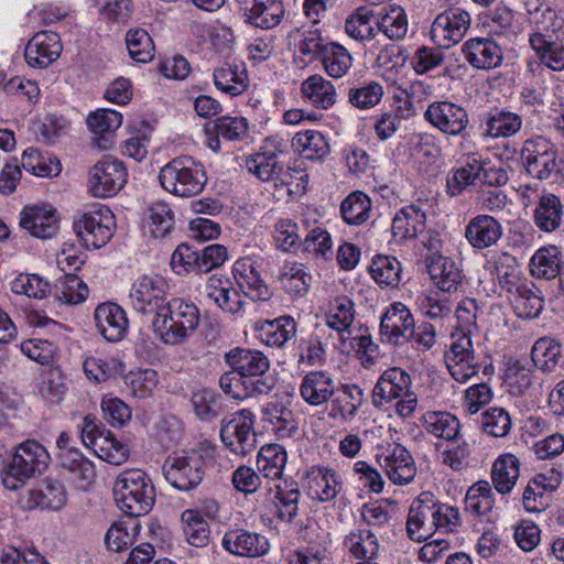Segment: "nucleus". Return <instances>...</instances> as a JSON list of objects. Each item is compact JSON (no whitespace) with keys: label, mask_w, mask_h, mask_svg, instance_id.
I'll list each match as a JSON object with an SVG mask.
<instances>
[{"label":"nucleus","mask_w":564,"mask_h":564,"mask_svg":"<svg viewBox=\"0 0 564 564\" xmlns=\"http://www.w3.org/2000/svg\"><path fill=\"white\" fill-rule=\"evenodd\" d=\"M520 476V460L513 454L500 455L491 469L495 489L502 495L511 492Z\"/></svg>","instance_id":"obj_39"},{"label":"nucleus","mask_w":564,"mask_h":564,"mask_svg":"<svg viewBox=\"0 0 564 564\" xmlns=\"http://www.w3.org/2000/svg\"><path fill=\"white\" fill-rule=\"evenodd\" d=\"M96 327L107 341H120L129 326L127 314L116 303L99 304L95 310Z\"/></svg>","instance_id":"obj_24"},{"label":"nucleus","mask_w":564,"mask_h":564,"mask_svg":"<svg viewBox=\"0 0 564 564\" xmlns=\"http://www.w3.org/2000/svg\"><path fill=\"white\" fill-rule=\"evenodd\" d=\"M563 204L558 196L544 193L539 197L534 209V224L545 232H552L562 225Z\"/></svg>","instance_id":"obj_38"},{"label":"nucleus","mask_w":564,"mask_h":564,"mask_svg":"<svg viewBox=\"0 0 564 564\" xmlns=\"http://www.w3.org/2000/svg\"><path fill=\"white\" fill-rule=\"evenodd\" d=\"M345 32L358 42L371 41L378 32L377 17L371 12L358 9L346 20Z\"/></svg>","instance_id":"obj_51"},{"label":"nucleus","mask_w":564,"mask_h":564,"mask_svg":"<svg viewBox=\"0 0 564 564\" xmlns=\"http://www.w3.org/2000/svg\"><path fill=\"white\" fill-rule=\"evenodd\" d=\"M126 44L129 55L139 63H148L154 56V45L149 33L143 29L128 31Z\"/></svg>","instance_id":"obj_64"},{"label":"nucleus","mask_w":564,"mask_h":564,"mask_svg":"<svg viewBox=\"0 0 564 564\" xmlns=\"http://www.w3.org/2000/svg\"><path fill=\"white\" fill-rule=\"evenodd\" d=\"M258 338L265 345L272 347H282L296 335V324L290 316H280L279 318L256 324Z\"/></svg>","instance_id":"obj_32"},{"label":"nucleus","mask_w":564,"mask_h":564,"mask_svg":"<svg viewBox=\"0 0 564 564\" xmlns=\"http://www.w3.org/2000/svg\"><path fill=\"white\" fill-rule=\"evenodd\" d=\"M425 229V214L414 205L403 207L392 220V235L399 242L417 237Z\"/></svg>","instance_id":"obj_37"},{"label":"nucleus","mask_w":564,"mask_h":564,"mask_svg":"<svg viewBox=\"0 0 564 564\" xmlns=\"http://www.w3.org/2000/svg\"><path fill=\"white\" fill-rule=\"evenodd\" d=\"M184 523L183 532L186 541L196 547L207 545L209 541V525L198 513V511L187 509L182 513Z\"/></svg>","instance_id":"obj_61"},{"label":"nucleus","mask_w":564,"mask_h":564,"mask_svg":"<svg viewBox=\"0 0 564 564\" xmlns=\"http://www.w3.org/2000/svg\"><path fill=\"white\" fill-rule=\"evenodd\" d=\"M401 272V263L393 257L378 256L370 265V273L373 280L384 286L399 285Z\"/></svg>","instance_id":"obj_60"},{"label":"nucleus","mask_w":564,"mask_h":564,"mask_svg":"<svg viewBox=\"0 0 564 564\" xmlns=\"http://www.w3.org/2000/svg\"><path fill=\"white\" fill-rule=\"evenodd\" d=\"M345 545L356 558L371 560L379 551L376 534L367 529L352 530L346 536Z\"/></svg>","instance_id":"obj_57"},{"label":"nucleus","mask_w":564,"mask_h":564,"mask_svg":"<svg viewBox=\"0 0 564 564\" xmlns=\"http://www.w3.org/2000/svg\"><path fill=\"white\" fill-rule=\"evenodd\" d=\"M557 15L551 8L536 10L532 13V30L528 34L529 47L536 61L528 62V69L532 73L540 66L551 70L564 69V43L555 34Z\"/></svg>","instance_id":"obj_1"},{"label":"nucleus","mask_w":564,"mask_h":564,"mask_svg":"<svg viewBox=\"0 0 564 564\" xmlns=\"http://www.w3.org/2000/svg\"><path fill=\"white\" fill-rule=\"evenodd\" d=\"M494 506L495 497L488 481H477L469 487L465 496L467 512L477 517H486L492 511Z\"/></svg>","instance_id":"obj_50"},{"label":"nucleus","mask_w":564,"mask_h":564,"mask_svg":"<svg viewBox=\"0 0 564 564\" xmlns=\"http://www.w3.org/2000/svg\"><path fill=\"white\" fill-rule=\"evenodd\" d=\"M380 337L382 343L402 346L409 343L414 333V317L401 302L392 303L380 317Z\"/></svg>","instance_id":"obj_17"},{"label":"nucleus","mask_w":564,"mask_h":564,"mask_svg":"<svg viewBox=\"0 0 564 564\" xmlns=\"http://www.w3.org/2000/svg\"><path fill=\"white\" fill-rule=\"evenodd\" d=\"M522 122L520 115L506 108H495L485 116V133L494 139L511 138L521 130Z\"/></svg>","instance_id":"obj_34"},{"label":"nucleus","mask_w":564,"mask_h":564,"mask_svg":"<svg viewBox=\"0 0 564 564\" xmlns=\"http://www.w3.org/2000/svg\"><path fill=\"white\" fill-rule=\"evenodd\" d=\"M225 359L231 369L238 371L245 379L252 382L264 381L265 394L273 389L275 381L268 375L270 360L262 351L237 347L229 350Z\"/></svg>","instance_id":"obj_13"},{"label":"nucleus","mask_w":564,"mask_h":564,"mask_svg":"<svg viewBox=\"0 0 564 564\" xmlns=\"http://www.w3.org/2000/svg\"><path fill=\"white\" fill-rule=\"evenodd\" d=\"M561 271V252L555 246L539 249L530 260V272L536 279L552 280Z\"/></svg>","instance_id":"obj_45"},{"label":"nucleus","mask_w":564,"mask_h":564,"mask_svg":"<svg viewBox=\"0 0 564 564\" xmlns=\"http://www.w3.org/2000/svg\"><path fill=\"white\" fill-rule=\"evenodd\" d=\"M62 328V324L37 312V364L44 368L55 366L58 349L54 340L43 339L40 335L47 330L48 334L57 336L61 335Z\"/></svg>","instance_id":"obj_43"},{"label":"nucleus","mask_w":564,"mask_h":564,"mask_svg":"<svg viewBox=\"0 0 564 564\" xmlns=\"http://www.w3.org/2000/svg\"><path fill=\"white\" fill-rule=\"evenodd\" d=\"M444 360L447 370L454 380L467 382L479 372L480 358L476 354L469 332L453 334L449 349L445 351Z\"/></svg>","instance_id":"obj_9"},{"label":"nucleus","mask_w":564,"mask_h":564,"mask_svg":"<svg viewBox=\"0 0 564 564\" xmlns=\"http://www.w3.org/2000/svg\"><path fill=\"white\" fill-rule=\"evenodd\" d=\"M465 61L476 69L489 70L497 68L503 61L501 46L490 37H473L462 46Z\"/></svg>","instance_id":"obj_21"},{"label":"nucleus","mask_w":564,"mask_h":564,"mask_svg":"<svg viewBox=\"0 0 564 564\" xmlns=\"http://www.w3.org/2000/svg\"><path fill=\"white\" fill-rule=\"evenodd\" d=\"M378 31H381L388 39L399 41L405 37L409 22L403 8L391 7L380 18H377Z\"/></svg>","instance_id":"obj_59"},{"label":"nucleus","mask_w":564,"mask_h":564,"mask_svg":"<svg viewBox=\"0 0 564 564\" xmlns=\"http://www.w3.org/2000/svg\"><path fill=\"white\" fill-rule=\"evenodd\" d=\"M254 415L243 409L223 422L220 437L224 445L236 455L245 456L256 447Z\"/></svg>","instance_id":"obj_10"},{"label":"nucleus","mask_w":564,"mask_h":564,"mask_svg":"<svg viewBox=\"0 0 564 564\" xmlns=\"http://www.w3.org/2000/svg\"><path fill=\"white\" fill-rule=\"evenodd\" d=\"M203 458L196 453L169 456L163 464L165 479L176 489L188 491L203 479Z\"/></svg>","instance_id":"obj_14"},{"label":"nucleus","mask_w":564,"mask_h":564,"mask_svg":"<svg viewBox=\"0 0 564 564\" xmlns=\"http://www.w3.org/2000/svg\"><path fill=\"white\" fill-rule=\"evenodd\" d=\"M355 304L349 297H335L328 303V308L325 313V323L337 333L349 332L355 319Z\"/></svg>","instance_id":"obj_48"},{"label":"nucleus","mask_w":564,"mask_h":564,"mask_svg":"<svg viewBox=\"0 0 564 564\" xmlns=\"http://www.w3.org/2000/svg\"><path fill=\"white\" fill-rule=\"evenodd\" d=\"M520 154L532 177L541 181L555 175L564 177V156L558 158L557 148L550 139L542 135L527 139Z\"/></svg>","instance_id":"obj_7"},{"label":"nucleus","mask_w":564,"mask_h":564,"mask_svg":"<svg viewBox=\"0 0 564 564\" xmlns=\"http://www.w3.org/2000/svg\"><path fill=\"white\" fill-rule=\"evenodd\" d=\"M213 77L217 89L231 96H238L248 88L246 70L228 63L217 67L214 70Z\"/></svg>","instance_id":"obj_49"},{"label":"nucleus","mask_w":564,"mask_h":564,"mask_svg":"<svg viewBox=\"0 0 564 564\" xmlns=\"http://www.w3.org/2000/svg\"><path fill=\"white\" fill-rule=\"evenodd\" d=\"M167 283L159 274H143L131 285L129 299L132 307L142 314L159 315L166 304Z\"/></svg>","instance_id":"obj_12"},{"label":"nucleus","mask_w":564,"mask_h":564,"mask_svg":"<svg viewBox=\"0 0 564 564\" xmlns=\"http://www.w3.org/2000/svg\"><path fill=\"white\" fill-rule=\"evenodd\" d=\"M37 390L42 398L50 403H59L63 400L67 387L57 366H50L41 370Z\"/></svg>","instance_id":"obj_53"},{"label":"nucleus","mask_w":564,"mask_h":564,"mask_svg":"<svg viewBox=\"0 0 564 564\" xmlns=\"http://www.w3.org/2000/svg\"><path fill=\"white\" fill-rule=\"evenodd\" d=\"M422 424L429 434L446 441L455 440L460 429L458 419L443 411L426 412L422 417Z\"/></svg>","instance_id":"obj_44"},{"label":"nucleus","mask_w":564,"mask_h":564,"mask_svg":"<svg viewBox=\"0 0 564 564\" xmlns=\"http://www.w3.org/2000/svg\"><path fill=\"white\" fill-rule=\"evenodd\" d=\"M321 62L328 76L341 78L351 67L352 57L344 46L328 43L321 56Z\"/></svg>","instance_id":"obj_55"},{"label":"nucleus","mask_w":564,"mask_h":564,"mask_svg":"<svg viewBox=\"0 0 564 564\" xmlns=\"http://www.w3.org/2000/svg\"><path fill=\"white\" fill-rule=\"evenodd\" d=\"M159 180L161 186L170 194L188 198L204 191L207 174L200 162L192 156L182 155L161 169Z\"/></svg>","instance_id":"obj_4"},{"label":"nucleus","mask_w":564,"mask_h":564,"mask_svg":"<svg viewBox=\"0 0 564 564\" xmlns=\"http://www.w3.org/2000/svg\"><path fill=\"white\" fill-rule=\"evenodd\" d=\"M288 455L283 446L268 444L260 448L257 457L258 470L265 478L280 479L285 468Z\"/></svg>","instance_id":"obj_47"},{"label":"nucleus","mask_w":564,"mask_h":564,"mask_svg":"<svg viewBox=\"0 0 564 564\" xmlns=\"http://www.w3.org/2000/svg\"><path fill=\"white\" fill-rule=\"evenodd\" d=\"M506 382L514 395L524 394L533 383L532 370L518 359H509L506 365Z\"/></svg>","instance_id":"obj_62"},{"label":"nucleus","mask_w":564,"mask_h":564,"mask_svg":"<svg viewBox=\"0 0 564 564\" xmlns=\"http://www.w3.org/2000/svg\"><path fill=\"white\" fill-rule=\"evenodd\" d=\"M246 169L263 182H273L274 186L286 184L290 176L274 153H256L249 156Z\"/></svg>","instance_id":"obj_31"},{"label":"nucleus","mask_w":564,"mask_h":564,"mask_svg":"<svg viewBox=\"0 0 564 564\" xmlns=\"http://www.w3.org/2000/svg\"><path fill=\"white\" fill-rule=\"evenodd\" d=\"M37 275V299L52 294L54 297L53 308L62 305H76L83 303L89 293L87 284L77 275L63 273L54 283Z\"/></svg>","instance_id":"obj_16"},{"label":"nucleus","mask_w":564,"mask_h":564,"mask_svg":"<svg viewBox=\"0 0 564 564\" xmlns=\"http://www.w3.org/2000/svg\"><path fill=\"white\" fill-rule=\"evenodd\" d=\"M145 227L154 238H164L174 228V213L172 208L163 203L156 202L148 208Z\"/></svg>","instance_id":"obj_54"},{"label":"nucleus","mask_w":564,"mask_h":564,"mask_svg":"<svg viewBox=\"0 0 564 564\" xmlns=\"http://www.w3.org/2000/svg\"><path fill=\"white\" fill-rule=\"evenodd\" d=\"M335 380L329 372L313 370L302 378L299 393L308 405L323 406L335 394Z\"/></svg>","instance_id":"obj_23"},{"label":"nucleus","mask_w":564,"mask_h":564,"mask_svg":"<svg viewBox=\"0 0 564 564\" xmlns=\"http://www.w3.org/2000/svg\"><path fill=\"white\" fill-rule=\"evenodd\" d=\"M426 267L433 283L444 292L456 291L462 283V270L457 263L442 254H432L426 260Z\"/></svg>","instance_id":"obj_30"},{"label":"nucleus","mask_w":564,"mask_h":564,"mask_svg":"<svg viewBox=\"0 0 564 564\" xmlns=\"http://www.w3.org/2000/svg\"><path fill=\"white\" fill-rule=\"evenodd\" d=\"M263 382H252L245 379L238 371L231 370L225 372L219 378V386L223 391L234 399L243 400L247 398L264 395L265 389Z\"/></svg>","instance_id":"obj_42"},{"label":"nucleus","mask_w":564,"mask_h":564,"mask_svg":"<svg viewBox=\"0 0 564 564\" xmlns=\"http://www.w3.org/2000/svg\"><path fill=\"white\" fill-rule=\"evenodd\" d=\"M562 356V346L550 337L538 339L531 350V359L534 366L542 371L551 372L558 365Z\"/></svg>","instance_id":"obj_52"},{"label":"nucleus","mask_w":564,"mask_h":564,"mask_svg":"<svg viewBox=\"0 0 564 564\" xmlns=\"http://www.w3.org/2000/svg\"><path fill=\"white\" fill-rule=\"evenodd\" d=\"M502 236L500 223L491 216L478 215L469 220L465 228L467 241L476 249L489 248Z\"/></svg>","instance_id":"obj_29"},{"label":"nucleus","mask_w":564,"mask_h":564,"mask_svg":"<svg viewBox=\"0 0 564 564\" xmlns=\"http://www.w3.org/2000/svg\"><path fill=\"white\" fill-rule=\"evenodd\" d=\"M560 477H547L544 474H538L532 477L522 494V505L525 511L539 513L544 511L550 505V495L560 486Z\"/></svg>","instance_id":"obj_26"},{"label":"nucleus","mask_w":564,"mask_h":564,"mask_svg":"<svg viewBox=\"0 0 564 564\" xmlns=\"http://www.w3.org/2000/svg\"><path fill=\"white\" fill-rule=\"evenodd\" d=\"M232 274L239 290L252 301H265L270 297V291L264 284L256 268V262L250 258H241L234 263Z\"/></svg>","instance_id":"obj_27"},{"label":"nucleus","mask_w":564,"mask_h":564,"mask_svg":"<svg viewBox=\"0 0 564 564\" xmlns=\"http://www.w3.org/2000/svg\"><path fill=\"white\" fill-rule=\"evenodd\" d=\"M431 501L415 500L408 514L406 532L413 541H425L435 532Z\"/></svg>","instance_id":"obj_33"},{"label":"nucleus","mask_w":564,"mask_h":564,"mask_svg":"<svg viewBox=\"0 0 564 564\" xmlns=\"http://www.w3.org/2000/svg\"><path fill=\"white\" fill-rule=\"evenodd\" d=\"M115 216L112 212L100 204L89 206L78 213L73 223L76 236L86 248L98 249L108 243L115 232Z\"/></svg>","instance_id":"obj_8"},{"label":"nucleus","mask_w":564,"mask_h":564,"mask_svg":"<svg viewBox=\"0 0 564 564\" xmlns=\"http://www.w3.org/2000/svg\"><path fill=\"white\" fill-rule=\"evenodd\" d=\"M303 487L312 500L330 502L341 491L343 480L334 468L314 465L305 471Z\"/></svg>","instance_id":"obj_18"},{"label":"nucleus","mask_w":564,"mask_h":564,"mask_svg":"<svg viewBox=\"0 0 564 564\" xmlns=\"http://www.w3.org/2000/svg\"><path fill=\"white\" fill-rule=\"evenodd\" d=\"M128 173L121 161L104 156L89 171L88 191L95 197H110L123 188Z\"/></svg>","instance_id":"obj_11"},{"label":"nucleus","mask_w":564,"mask_h":564,"mask_svg":"<svg viewBox=\"0 0 564 564\" xmlns=\"http://www.w3.org/2000/svg\"><path fill=\"white\" fill-rule=\"evenodd\" d=\"M278 281L290 296L303 297L310 291L312 275L303 263L285 261L280 269Z\"/></svg>","instance_id":"obj_35"},{"label":"nucleus","mask_w":564,"mask_h":564,"mask_svg":"<svg viewBox=\"0 0 564 564\" xmlns=\"http://www.w3.org/2000/svg\"><path fill=\"white\" fill-rule=\"evenodd\" d=\"M424 118L443 133L459 135L468 126V113L462 106L451 101H434L426 108Z\"/></svg>","instance_id":"obj_19"},{"label":"nucleus","mask_w":564,"mask_h":564,"mask_svg":"<svg viewBox=\"0 0 564 564\" xmlns=\"http://www.w3.org/2000/svg\"><path fill=\"white\" fill-rule=\"evenodd\" d=\"M301 94L315 108L323 110L332 108L337 100L335 86L319 74L311 75L303 80Z\"/></svg>","instance_id":"obj_36"},{"label":"nucleus","mask_w":564,"mask_h":564,"mask_svg":"<svg viewBox=\"0 0 564 564\" xmlns=\"http://www.w3.org/2000/svg\"><path fill=\"white\" fill-rule=\"evenodd\" d=\"M470 14L462 9H448L438 13L432 22L430 35L438 48L458 44L470 26Z\"/></svg>","instance_id":"obj_15"},{"label":"nucleus","mask_w":564,"mask_h":564,"mask_svg":"<svg viewBox=\"0 0 564 564\" xmlns=\"http://www.w3.org/2000/svg\"><path fill=\"white\" fill-rule=\"evenodd\" d=\"M117 506L130 517H141L151 511L155 488L151 478L141 469L120 473L113 487Z\"/></svg>","instance_id":"obj_3"},{"label":"nucleus","mask_w":564,"mask_h":564,"mask_svg":"<svg viewBox=\"0 0 564 564\" xmlns=\"http://www.w3.org/2000/svg\"><path fill=\"white\" fill-rule=\"evenodd\" d=\"M292 147L308 160L323 159L328 155L330 148L324 134L317 130L297 132L292 139Z\"/></svg>","instance_id":"obj_46"},{"label":"nucleus","mask_w":564,"mask_h":564,"mask_svg":"<svg viewBox=\"0 0 564 564\" xmlns=\"http://www.w3.org/2000/svg\"><path fill=\"white\" fill-rule=\"evenodd\" d=\"M199 310L194 303L172 299L162 306L152 325L154 333L166 345L183 344L197 328Z\"/></svg>","instance_id":"obj_2"},{"label":"nucleus","mask_w":564,"mask_h":564,"mask_svg":"<svg viewBox=\"0 0 564 564\" xmlns=\"http://www.w3.org/2000/svg\"><path fill=\"white\" fill-rule=\"evenodd\" d=\"M329 401V417L350 423L355 420L359 408L365 402V393L357 384H341L335 387V394Z\"/></svg>","instance_id":"obj_25"},{"label":"nucleus","mask_w":564,"mask_h":564,"mask_svg":"<svg viewBox=\"0 0 564 564\" xmlns=\"http://www.w3.org/2000/svg\"><path fill=\"white\" fill-rule=\"evenodd\" d=\"M221 545L227 552L242 557H260L270 550L265 536L245 529L227 531L221 539Z\"/></svg>","instance_id":"obj_22"},{"label":"nucleus","mask_w":564,"mask_h":564,"mask_svg":"<svg viewBox=\"0 0 564 564\" xmlns=\"http://www.w3.org/2000/svg\"><path fill=\"white\" fill-rule=\"evenodd\" d=\"M93 451L100 459L112 465H121L129 457L127 446L116 440L110 432H107L105 437L93 441Z\"/></svg>","instance_id":"obj_63"},{"label":"nucleus","mask_w":564,"mask_h":564,"mask_svg":"<svg viewBox=\"0 0 564 564\" xmlns=\"http://www.w3.org/2000/svg\"><path fill=\"white\" fill-rule=\"evenodd\" d=\"M482 175V161L477 154L467 155L462 166L454 170L447 177V193L452 196L460 194L468 185L479 181Z\"/></svg>","instance_id":"obj_40"},{"label":"nucleus","mask_w":564,"mask_h":564,"mask_svg":"<svg viewBox=\"0 0 564 564\" xmlns=\"http://www.w3.org/2000/svg\"><path fill=\"white\" fill-rule=\"evenodd\" d=\"M238 3L247 22L257 28L271 29L280 23L283 15V6L278 0H238Z\"/></svg>","instance_id":"obj_28"},{"label":"nucleus","mask_w":564,"mask_h":564,"mask_svg":"<svg viewBox=\"0 0 564 564\" xmlns=\"http://www.w3.org/2000/svg\"><path fill=\"white\" fill-rule=\"evenodd\" d=\"M83 370L89 381L101 383L121 375L124 370V365L115 357L89 355L83 360Z\"/></svg>","instance_id":"obj_41"},{"label":"nucleus","mask_w":564,"mask_h":564,"mask_svg":"<svg viewBox=\"0 0 564 564\" xmlns=\"http://www.w3.org/2000/svg\"><path fill=\"white\" fill-rule=\"evenodd\" d=\"M67 502L65 486L55 478L46 477L37 488V508L46 510H59Z\"/></svg>","instance_id":"obj_58"},{"label":"nucleus","mask_w":564,"mask_h":564,"mask_svg":"<svg viewBox=\"0 0 564 564\" xmlns=\"http://www.w3.org/2000/svg\"><path fill=\"white\" fill-rule=\"evenodd\" d=\"M371 200L362 192L349 194L340 205V213L348 225L359 226L369 219Z\"/></svg>","instance_id":"obj_56"},{"label":"nucleus","mask_w":564,"mask_h":564,"mask_svg":"<svg viewBox=\"0 0 564 564\" xmlns=\"http://www.w3.org/2000/svg\"><path fill=\"white\" fill-rule=\"evenodd\" d=\"M411 376L399 367L384 370L372 390V404L381 408L395 401V412L402 417H409L417 405V397L411 389Z\"/></svg>","instance_id":"obj_5"},{"label":"nucleus","mask_w":564,"mask_h":564,"mask_svg":"<svg viewBox=\"0 0 564 564\" xmlns=\"http://www.w3.org/2000/svg\"><path fill=\"white\" fill-rule=\"evenodd\" d=\"M377 462L395 485H406L416 475V465L412 455L400 444H393L377 455Z\"/></svg>","instance_id":"obj_20"},{"label":"nucleus","mask_w":564,"mask_h":564,"mask_svg":"<svg viewBox=\"0 0 564 564\" xmlns=\"http://www.w3.org/2000/svg\"><path fill=\"white\" fill-rule=\"evenodd\" d=\"M35 441L29 440L22 443L10 463L1 470L3 486L9 490H20L28 486V496H21L19 505L26 510L35 508L34 486L32 480L35 475Z\"/></svg>","instance_id":"obj_6"}]
</instances>
